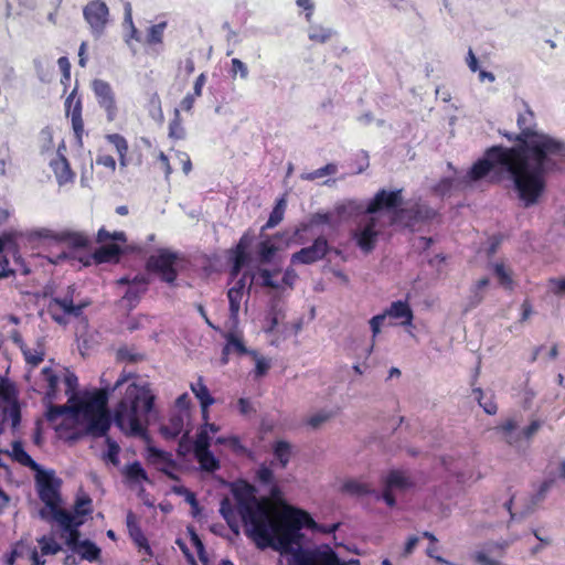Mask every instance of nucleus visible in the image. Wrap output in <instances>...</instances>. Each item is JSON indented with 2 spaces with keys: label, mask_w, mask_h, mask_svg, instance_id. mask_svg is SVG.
Here are the masks:
<instances>
[{
  "label": "nucleus",
  "mask_w": 565,
  "mask_h": 565,
  "mask_svg": "<svg viewBox=\"0 0 565 565\" xmlns=\"http://www.w3.org/2000/svg\"><path fill=\"white\" fill-rule=\"evenodd\" d=\"M107 141L111 150H115L119 157V164L121 168L127 166V151L128 145L125 138L119 135H110L107 137Z\"/></svg>",
  "instance_id": "2f4dec72"
},
{
  "label": "nucleus",
  "mask_w": 565,
  "mask_h": 565,
  "mask_svg": "<svg viewBox=\"0 0 565 565\" xmlns=\"http://www.w3.org/2000/svg\"><path fill=\"white\" fill-rule=\"evenodd\" d=\"M221 426L213 423L212 420L205 424H201L195 436L194 441L210 444L212 443V437L220 433Z\"/></svg>",
  "instance_id": "72a5a7b5"
},
{
  "label": "nucleus",
  "mask_w": 565,
  "mask_h": 565,
  "mask_svg": "<svg viewBox=\"0 0 565 565\" xmlns=\"http://www.w3.org/2000/svg\"><path fill=\"white\" fill-rule=\"evenodd\" d=\"M66 545L83 559L96 561L100 555V550L93 542L88 540L79 541V533L77 530H72L65 539Z\"/></svg>",
  "instance_id": "dca6fc26"
},
{
  "label": "nucleus",
  "mask_w": 565,
  "mask_h": 565,
  "mask_svg": "<svg viewBox=\"0 0 565 565\" xmlns=\"http://www.w3.org/2000/svg\"><path fill=\"white\" fill-rule=\"evenodd\" d=\"M190 390L195 396L200 404H214L215 399L210 393L202 376H199L194 382L190 384Z\"/></svg>",
  "instance_id": "bb28decb"
},
{
  "label": "nucleus",
  "mask_w": 565,
  "mask_h": 565,
  "mask_svg": "<svg viewBox=\"0 0 565 565\" xmlns=\"http://www.w3.org/2000/svg\"><path fill=\"white\" fill-rule=\"evenodd\" d=\"M225 339L226 344L223 349V363H227L230 353L236 352L238 354H249L250 351L245 347L241 337L234 333H227Z\"/></svg>",
  "instance_id": "a878e982"
},
{
  "label": "nucleus",
  "mask_w": 565,
  "mask_h": 565,
  "mask_svg": "<svg viewBox=\"0 0 565 565\" xmlns=\"http://www.w3.org/2000/svg\"><path fill=\"white\" fill-rule=\"evenodd\" d=\"M249 355L253 358L255 362V373L257 376H263L268 367L269 362L266 358L262 356L258 352L250 350Z\"/></svg>",
  "instance_id": "c03bdc74"
},
{
  "label": "nucleus",
  "mask_w": 565,
  "mask_h": 565,
  "mask_svg": "<svg viewBox=\"0 0 565 565\" xmlns=\"http://www.w3.org/2000/svg\"><path fill=\"white\" fill-rule=\"evenodd\" d=\"M90 504L92 502L87 498L78 500L74 508L73 514L64 511L62 505H60L58 513L62 516H52L51 519L58 522V524L70 533L72 530H76L84 523L85 518L92 512Z\"/></svg>",
  "instance_id": "9b49d317"
},
{
  "label": "nucleus",
  "mask_w": 565,
  "mask_h": 565,
  "mask_svg": "<svg viewBox=\"0 0 565 565\" xmlns=\"http://www.w3.org/2000/svg\"><path fill=\"white\" fill-rule=\"evenodd\" d=\"M379 234L377 220L371 217L370 221L363 225L356 233L355 239L358 245L365 252H370L376 241Z\"/></svg>",
  "instance_id": "412c9836"
},
{
  "label": "nucleus",
  "mask_w": 565,
  "mask_h": 565,
  "mask_svg": "<svg viewBox=\"0 0 565 565\" xmlns=\"http://www.w3.org/2000/svg\"><path fill=\"white\" fill-rule=\"evenodd\" d=\"M289 565H360L359 559L345 561L329 544H320L292 554Z\"/></svg>",
  "instance_id": "39448f33"
},
{
  "label": "nucleus",
  "mask_w": 565,
  "mask_h": 565,
  "mask_svg": "<svg viewBox=\"0 0 565 565\" xmlns=\"http://www.w3.org/2000/svg\"><path fill=\"white\" fill-rule=\"evenodd\" d=\"M189 536H190V544L195 547L198 555L201 558V561L204 563V565H233L227 559H220L214 563H209L205 557V554H204L203 543L201 542L199 535L194 531L189 530Z\"/></svg>",
  "instance_id": "f704fd0d"
},
{
  "label": "nucleus",
  "mask_w": 565,
  "mask_h": 565,
  "mask_svg": "<svg viewBox=\"0 0 565 565\" xmlns=\"http://www.w3.org/2000/svg\"><path fill=\"white\" fill-rule=\"evenodd\" d=\"M179 259L175 253L161 249L153 254L148 263L147 269L161 277L162 280L172 284L178 274Z\"/></svg>",
  "instance_id": "6e6552de"
},
{
  "label": "nucleus",
  "mask_w": 565,
  "mask_h": 565,
  "mask_svg": "<svg viewBox=\"0 0 565 565\" xmlns=\"http://www.w3.org/2000/svg\"><path fill=\"white\" fill-rule=\"evenodd\" d=\"M213 404H200V413H201V424H205L211 422V414H210V407Z\"/></svg>",
  "instance_id": "69168bd1"
},
{
  "label": "nucleus",
  "mask_w": 565,
  "mask_h": 565,
  "mask_svg": "<svg viewBox=\"0 0 565 565\" xmlns=\"http://www.w3.org/2000/svg\"><path fill=\"white\" fill-rule=\"evenodd\" d=\"M385 318H390L396 321V324L402 326L406 329V332L415 338L413 333L414 328V311L407 300L393 301L384 311Z\"/></svg>",
  "instance_id": "f8f14e48"
},
{
  "label": "nucleus",
  "mask_w": 565,
  "mask_h": 565,
  "mask_svg": "<svg viewBox=\"0 0 565 565\" xmlns=\"http://www.w3.org/2000/svg\"><path fill=\"white\" fill-rule=\"evenodd\" d=\"M257 477L260 481L269 483L274 480V472L266 466H260L257 470Z\"/></svg>",
  "instance_id": "bf43d9fd"
},
{
  "label": "nucleus",
  "mask_w": 565,
  "mask_h": 565,
  "mask_svg": "<svg viewBox=\"0 0 565 565\" xmlns=\"http://www.w3.org/2000/svg\"><path fill=\"white\" fill-rule=\"evenodd\" d=\"M343 490L350 495L363 498L375 493L374 489L366 482L360 480H347L343 483Z\"/></svg>",
  "instance_id": "cd10ccee"
},
{
  "label": "nucleus",
  "mask_w": 565,
  "mask_h": 565,
  "mask_svg": "<svg viewBox=\"0 0 565 565\" xmlns=\"http://www.w3.org/2000/svg\"><path fill=\"white\" fill-rule=\"evenodd\" d=\"M519 426L520 423L515 417H509L502 420L495 427V431L503 441L511 446L518 447L521 445V434Z\"/></svg>",
  "instance_id": "aec40b11"
},
{
  "label": "nucleus",
  "mask_w": 565,
  "mask_h": 565,
  "mask_svg": "<svg viewBox=\"0 0 565 565\" xmlns=\"http://www.w3.org/2000/svg\"><path fill=\"white\" fill-rule=\"evenodd\" d=\"M401 202L402 198L399 191L387 192L383 190L375 195L373 201L369 204L366 212L372 215L377 213L383 214L398 206Z\"/></svg>",
  "instance_id": "f3484780"
},
{
  "label": "nucleus",
  "mask_w": 565,
  "mask_h": 565,
  "mask_svg": "<svg viewBox=\"0 0 565 565\" xmlns=\"http://www.w3.org/2000/svg\"><path fill=\"white\" fill-rule=\"evenodd\" d=\"M172 491L179 495H182L185 499V501L192 507L194 514L199 513V511H200L199 504H198L195 494L193 492H191L183 486H174L172 488Z\"/></svg>",
  "instance_id": "37998d69"
},
{
  "label": "nucleus",
  "mask_w": 565,
  "mask_h": 565,
  "mask_svg": "<svg viewBox=\"0 0 565 565\" xmlns=\"http://www.w3.org/2000/svg\"><path fill=\"white\" fill-rule=\"evenodd\" d=\"M50 309L53 311V312H56L58 310H63L64 312L66 313H76L78 311V309H76L71 301L68 300H58V299H54L51 305H50Z\"/></svg>",
  "instance_id": "09e8293b"
},
{
  "label": "nucleus",
  "mask_w": 565,
  "mask_h": 565,
  "mask_svg": "<svg viewBox=\"0 0 565 565\" xmlns=\"http://www.w3.org/2000/svg\"><path fill=\"white\" fill-rule=\"evenodd\" d=\"M210 447V444L194 441L193 454L202 470L213 472L220 469L221 463Z\"/></svg>",
  "instance_id": "6ab92c4d"
},
{
  "label": "nucleus",
  "mask_w": 565,
  "mask_h": 565,
  "mask_svg": "<svg viewBox=\"0 0 565 565\" xmlns=\"http://www.w3.org/2000/svg\"><path fill=\"white\" fill-rule=\"evenodd\" d=\"M52 167L60 183H66L72 179L68 163L63 157H58L52 162Z\"/></svg>",
  "instance_id": "e433bc0d"
},
{
  "label": "nucleus",
  "mask_w": 565,
  "mask_h": 565,
  "mask_svg": "<svg viewBox=\"0 0 565 565\" xmlns=\"http://www.w3.org/2000/svg\"><path fill=\"white\" fill-rule=\"evenodd\" d=\"M493 269H494L495 275L499 278L500 284L503 285L504 287H511V285H512L511 270L508 269L503 264H495Z\"/></svg>",
  "instance_id": "a18cd8bd"
},
{
  "label": "nucleus",
  "mask_w": 565,
  "mask_h": 565,
  "mask_svg": "<svg viewBox=\"0 0 565 565\" xmlns=\"http://www.w3.org/2000/svg\"><path fill=\"white\" fill-rule=\"evenodd\" d=\"M291 449V444L284 439L276 440L273 446L274 455L282 468H285L290 460Z\"/></svg>",
  "instance_id": "473e14b6"
},
{
  "label": "nucleus",
  "mask_w": 565,
  "mask_h": 565,
  "mask_svg": "<svg viewBox=\"0 0 565 565\" xmlns=\"http://www.w3.org/2000/svg\"><path fill=\"white\" fill-rule=\"evenodd\" d=\"M71 241V244H73L74 246H77V247H82V246H85L86 243H87V239L86 237H84L83 235H74L73 237L70 238Z\"/></svg>",
  "instance_id": "774afa93"
},
{
  "label": "nucleus",
  "mask_w": 565,
  "mask_h": 565,
  "mask_svg": "<svg viewBox=\"0 0 565 565\" xmlns=\"http://www.w3.org/2000/svg\"><path fill=\"white\" fill-rule=\"evenodd\" d=\"M541 425L539 422L534 420L530 423L525 428L520 430L521 434V441L525 439L529 441L540 429Z\"/></svg>",
  "instance_id": "603ef678"
},
{
  "label": "nucleus",
  "mask_w": 565,
  "mask_h": 565,
  "mask_svg": "<svg viewBox=\"0 0 565 565\" xmlns=\"http://www.w3.org/2000/svg\"><path fill=\"white\" fill-rule=\"evenodd\" d=\"M41 375L46 383L45 398L51 403L57 396L58 372L51 366H45L42 369Z\"/></svg>",
  "instance_id": "393cba45"
},
{
  "label": "nucleus",
  "mask_w": 565,
  "mask_h": 565,
  "mask_svg": "<svg viewBox=\"0 0 565 565\" xmlns=\"http://www.w3.org/2000/svg\"><path fill=\"white\" fill-rule=\"evenodd\" d=\"M9 456L19 463L30 467L33 471L41 467L28 455L20 441L12 443Z\"/></svg>",
  "instance_id": "c756f323"
},
{
  "label": "nucleus",
  "mask_w": 565,
  "mask_h": 565,
  "mask_svg": "<svg viewBox=\"0 0 565 565\" xmlns=\"http://www.w3.org/2000/svg\"><path fill=\"white\" fill-rule=\"evenodd\" d=\"M232 66H233V74L234 76H239L241 78H246L247 77V68L245 66V64L238 60V58H234L232 61Z\"/></svg>",
  "instance_id": "13d9d810"
},
{
  "label": "nucleus",
  "mask_w": 565,
  "mask_h": 565,
  "mask_svg": "<svg viewBox=\"0 0 565 565\" xmlns=\"http://www.w3.org/2000/svg\"><path fill=\"white\" fill-rule=\"evenodd\" d=\"M291 238L285 233L266 236L257 244V256L260 263L270 262L276 253L290 246Z\"/></svg>",
  "instance_id": "ddd939ff"
},
{
  "label": "nucleus",
  "mask_w": 565,
  "mask_h": 565,
  "mask_svg": "<svg viewBox=\"0 0 565 565\" xmlns=\"http://www.w3.org/2000/svg\"><path fill=\"white\" fill-rule=\"evenodd\" d=\"M184 416H173L160 427V433L166 438H175L184 430Z\"/></svg>",
  "instance_id": "7c9ffc66"
},
{
  "label": "nucleus",
  "mask_w": 565,
  "mask_h": 565,
  "mask_svg": "<svg viewBox=\"0 0 565 565\" xmlns=\"http://www.w3.org/2000/svg\"><path fill=\"white\" fill-rule=\"evenodd\" d=\"M253 241L254 238L252 234L247 232L239 238L237 245L232 249V262L235 274L250 263V247Z\"/></svg>",
  "instance_id": "a211bd4d"
},
{
  "label": "nucleus",
  "mask_w": 565,
  "mask_h": 565,
  "mask_svg": "<svg viewBox=\"0 0 565 565\" xmlns=\"http://www.w3.org/2000/svg\"><path fill=\"white\" fill-rule=\"evenodd\" d=\"M247 290L244 280H238L234 287L228 290L230 310L232 317L237 320L242 305L247 301Z\"/></svg>",
  "instance_id": "5701e85b"
},
{
  "label": "nucleus",
  "mask_w": 565,
  "mask_h": 565,
  "mask_svg": "<svg viewBox=\"0 0 565 565\" xmlns=\"http://www.w3.org/2000/svg\"><path fill=\"white\" fill-rule=\"evenodd\" d=\"M333 276L337 278L338 281H340L343 285H348L350 282L349 276L339 269L332 270Z\"/></svg>",
  "instance_id": "338daca9"
},
{
  "label": "nucleus",
  "mask_w": 565,
  "mask_h": 565,
  "mask_svg": "<svg viewBox=\"0 0 565 565\" xmlns=\"http://www.w3.org/2000/svg\"><path fill=\"white\" fill-rule=\"evenodd\" d=\"M38 544L41 548L42 555L56 554L61 550L60 544L53 537L49 536L39 537Z\"/></svg>",
  "instance_id": "58836bf2"
},
{
  "label": "nucleus",
  "mask_w": 565,
  "mask_h": 565,
  "mask_svg": "<svg viewBox=\"0 0 565 565\" xmlns=\"http://www.w3.org/2000/svg\"><path fill=\"white\" fill-rule=\"evenodd\" d=\"M237 405L242 415L247 416L253 413L252 403L247 398H239Z\"/></svg>",
  "instance_id": "680f3d73"
},
{
  "label": "nucleus",
  "mask_w": 565,
  "mask_h": 565,
  "mask_svg": "<svg viewBox=\"0 0 565 565\" xmlns=\"http://www.w3.org/2000/svg\"><path fill=\"white\" fill-rule=\"evenodd\" d=\"M418 543H419V537L417 535L407 536V539L405 540V543L402 547L401 557L402 558L409 557L416 550Z\"/></svg>",
  "instance_id": "de8ad7c7"
},
{
  "label": "nucleus",
  "mask_w": 565,
  "mask_h": 565,
  "mask_svg": "<svg viewBox=\"0 0 565 565\" xmlns=\"http://www.w3.org/2000/svg\"><path fill=\"white\" fill-rule=\"evenodd\" d=\"M97 237L99 242H106L108 238H110L116 243L104 245L98 250H96L93 255L94 260L98 264L117 262L120 254L122 253V248L119 243L126 242L125 234L122 232H115L109 234L108 232L100 230L98 231Z\"/></svg>",
  "instance_id": "1a4fd4ad"
},
{
  "label": "nucleus",
  "mask_w": 565,
  "mask_h": 565,
  "mask_svg": "<svg viewBox=\"0 0 565 565\" xmlns=\"http://www.w3.org/2000/svg\"><path fill=\"white\" fill-rule=\"evenodd\" d=\"M551 286L555 294H565V278L553 279Z\"/></svg>",
  "instance_id": "0e129e2a"
},
{
  "label": "nucleus",
  "mask_w": 565,
  "mask_h": 565,
  "mask_svg": "<svg viewBox=\"0 0 565 565\" xmlns=\"http://www.w3.org/2000/svg\"><path fill=\"white\" fill-rule=\"evenodd\" d=\"M329 250L328 242L317 238L312 245L305 247L291 255L292 264L308 265L322 259Z\"/></svg>",
  "instance_id": "4468645a"
},
{
  "label": "nucleus",
  "mask_w": 565,
  "mask_h": 565,
  "mask_svg": "<svg viewBox=\"0 0 565 565\" xmlns=\"http://www.w3.org/2000/svg\"><path fill=\"white\" fill-rule=\"evenodd\" d=\"M233 501L225 498L221 503V513L232 529L238 526V515L247 535L260 547H273L280 554L291 552L298 544L301 527L316 532L332 533L339 524L319 525L305 510L297 509L285 499L274 494L271 498H256V489L244 480L230 484Z\"/></svg>",
  "instance_id": "f03ea898"
},
{
  "label": "nucleus",
  "mask_w": 565,
  "mask_h": 565,
  "mask_svg": "<svg viewBox=\"0 0 565 565\" xmlns=\"http://www.w3.org/2000/svg\"><path fill=\"white\" fill-rule=\"evenodd\" d=\"M175 406L182 411V412H185L186 414L189 413L191 406H192V403H191V398L190 396L186 394V393H183L181 394L177 399H175Z\"/></svg>",
  "instance_id": "4d7b16f0"
},
{
  "label": "nucleus",
  "mask_w": 565,
  "mask_h": 565,
  "mask_svg": "<svg viewBox=\"0 0 565 565\" xmlns=\"http://www.w3.org/2000/svg\"><path fill=\"white\" fill-rule=\"evenodd\" d=\"M96 164L106 168L110 172H114L116 169V162L114 158L107 153L99 154L96 159Z\"/></svg>",
  "instance_id": "3c124183"
},
{
  "label": "nucleus",
  "mask_w": 565,
  "mask_h": 565,
  "mask_svg": "<svg viewBox=\"0 0 565 565\" xmlns=\"http://www.w3.org/2000/svg\"><path fill=\"white\" fill-rule=\"evenodd\" d=\"M67 111L72 115V121L77 129L81 127V100L74 94H71L66 99Z\"/></svg>",
  "instance_id": "4c0bfd02"
},
{
  "label": "nucleus",
  "mask_w": 565,
  "mask_h": 565,
  "mask_svg": "<svg viewBox=\"0 0 565 565\" xmlns=\"http://www.w3.org/2000/svg\"><path fill=\"white\" fill-rule=\"evenodd\" d=\"M297 278L298 275L291 267L284 271L278 267H260L256 273L257 282L275 294H282L292 289Z\"/></svg>",
  "instance_id": "423d86ee"
},
{
  "label": "nucleus",
  "mask_w": 565,
  "mask_h": 565,
  "mask_svg": "<svg viewBox=\"0 0 565 565\" xmlns=\"http://www.w3.org/2000/svg\"><path fill=\"white\" fill-rule=\"evenodd\" d=\"M393 491L392 489L387 488L386 486H384V490L381 494V498L383 499V501L386 503V505L390 508V509H396L397 508V501H396V498L395 495L393 494Z\"/></svg>",
  "instance_id": "5fc2aeb1"
},
{
  "label": "nucleus",
  "mask_w": 565,
  "mask_h": 565,
  "mask_svg": "<svg viewBox=\"0 0 565 565\" xmlns=\"http://www.w3.org/2000/svg\"><path fill=\"white\" fill-rule=\"evenodd\" d=\"M330 419V415L328 413H317L309 416L306 420V424L311 428H318Z\"/></svg>",
  "instance_id": "8fccbe9b"
},
{
  "label": "nucleus",
  "mask_w": 565,
  "mask_h": 565,
  "mask_svg": "<svg viewBox=\"0 0 565 565\" xmlns=\"http://www.w3.org/2000/svg\"><path fill=\"white\" fill-rule=\"evenodd\" d=\"M34 480L38 494L45 505V509L40 511V516L45 520L52 516L61 518L58 513V507L62 505L61 479L56 477L53 469L41 466L34 471Z\"/></svg>",
  "instance_id": "20e7f679"
},
{
  "label": "nucleus",
  "mask_w": 565,
  "mask_h": 565,
  "mask_svg": "<svg viewBox=\"0 0 565 565\" xmlns=\"http://www.w3.org/2000/svg\"><path fill=\"white\" fill-rule=\"evenodd\" d=\"M214 444L217 446H224L237 455H243L247 450L246 447L242 444L239 437L234 434L218 436L214 439Z\"/></svg>",
  "instance_id": "c85d7f7f"
},
{
  "label": "nucleus",
  "mask_w": 565,
  "mask_h": 565,
  "mask_svg": "<svg viewBox=\"0 0 565 565\" xmlns=\"http://www.w3.org/2000/svg\"><path fill=\"white\" fill-rule=\"evenodd\" d=\"M84 15L92 30L100 33L108 22V7L100 0H94L86 6Z\"/></svg>",
  "instance_id": "2eb2a0df"
},
{
  "label": "nucleus",
  "mask_w": 565,
  "mask_h": 565,
  "mask_svg": "<svg viewBox=\"0 0 565 565\" xmlns=\"http://www.w3.org/2000/svg\"><path fill=\"white\" fill-rule=\"evenodd\" d=\"M475 559L479 565H503L501 561L490 557L486 553H477Z\"/></svg>",
  "instance_id": "6e6d98bb"
},
{
  "label": "nucleus",
  "mask_w": 565,
  "mask_h": 565,
  "mask_svg": "<svg viewBox=\"0 0 565 565\" xmlns=\"http://www.w3.org/2000/svg\"><path fill=\"white\" fill-rule=\"evenodd\" d=\"M479 405L489 415H494L498 412V406L492 398H487L484 402L480 403Z\"/></svg>",
  "instance_id": "e2e57ef3"
},
{
  "label": "nucleus",
  "mask_w": 565,
  "mask_h": 565,
  "mask_svg": "<svg viewBox=\"0 0 565 565\" xmlns=\"http://www.w3.org/2000/svg\"><path fill=\"white\" fill-rule=\"evenodd\" d=\"M107 450L104 454V459L110 462L113 466L118 467L119 461V446L111 439H106Z\"/></svg>",
  "instance_id": "a19ab883"
},
{
  "label": "nucleus",
  "mask_w": 565,
  "mask_h": 565,
  "mask_svg": "<svg viewBox=\"0 0 565 565\" xmlns=\"http://www.w3.org/2000/svg\"><path fill=\"white\" fill-rule=\"evenodd\" d=\"M63 381L68 395L65 406L49 405L46 417L61 438L81 434L102 436L110 427V418L121 433L148 443L146 459L160 471L174 468L170 454L150 444L148 426L156 409L157 394L152 383L135 372H124L110 390L97 388L77 394V376L65 370Z\"/></svg>",
  "instance_id": "f257e3e1"
},
{
  "label": "nucleus",
  "mask_w": 565,
  "mask_h": 565,
  "mask_svg": "<svg viewBox=\"0 0 565 565\" xmlns=\"http://www.w3.org/2000/svg\"><path fill=\"white\" fill-rule=\"evenodd\" d=\"M166 28V23H159L156 25H152L147 34V42L149 44H156L160 43L162 41V34Z\"/></svg>",
  "instance_id": "49530a36"
},
{
  "label": "nucleus",
  "mask_w": 565,
  "mask_h": 565,
  "mask_svg": "<svg viewBox=\"0 0 565 565\" xmlns=\"http://www.w3.org/2000/svg\"><path fill=\"white\" fill-rule=\"evenodd\" d=\"M125 24L130 29V36L137 39V30L132 23V8L129 2L125 4Z\"/></svg>",
  "instance_id": "864d4df0"
},
{
  "label": "nucleus",
  "mask_w": 565,
  "mask_h": 565,
  "mask_svg": "<svg viewBox=\"0 0 565 565\" xmlns=\"http://www.w3.org/2000/svg\"><path fill=\"white\" fill-rule=\"evenodd\" d=\"M385 319V316L383 313L374 316L370 320L371 330L373 332V335L376 337L381 333L382 323Z\"/></svg>",
  "instance_id": "052dcab7"
},
{
  "label": "nucleus",
  "mask_w": 565,
  "mask_h": 565,
  "mask_svg": "<svg viewBox=\"0 0 565 565\" xmlns=\"http://www.w3.org/2000/svg\"><path fill=\"white\" fill-rule=\"evenodd\" d=\"M14 554H19L21 558H26L31 565L45 564V561L41 558L39 552L34 547L21 544L14 550Z\"/></svg>",
  "instance_id": "c9c22d12"
},
{
  "label": "nucleus",
  "mask_w": 565,
  "mask_h": 565,
  "mask_svg": "<svg viewBox=\"0 0 565 565\" xmlns=\"http://www.w3.org/2000/svg\"><path fill=\"white\" fill-rule=\"evenodd\" d=\"M285 213V201H279L278 204L273 210L266 225L263 227V231L266 228H273L278 225L282 218Z\"/></svg>",
  "instance_id": "79ce46f5"
},
{
  "label": "nucleus",
  "mask_w": 565,
  "mask_h": 565,
  "mask_svg": "<svg viewBox=\"0 0 565 565\" xmlns=\"http://www.w3.org/2000/svg\"><path fill=\"white\" fill-rule=\"evenodd\" d=\"M383 483L387 488L399 492H406L414 487L412 477L402 470L388 471L383 478Z\"/></svg>",
  "instance_id": "4be33fe9"
},
{
  "label": "nucleus",
  "mask_w": 565,
  "mask_h": 565,
  "mask_svg": "<svg viewBox=\"0 0 565 565\" xmlns=\"http://www.w3.org/2000/svg\"><path fill=\"white\" fill-rule=\"evenodd\" d=\"M0 413L2 422H10L13 429L20 423V406L14 384L8 379L0 377Z\"/></svg>",
  "instance_id": "0eeeda50"
},
{
  "label": "nucleus",
  "mask_w": 565,
  "mask_h": 565,
  "mask_svg": "<svg viewBox=\"0 0 565 565\" xmlns=\"http://www.w3.org/2000/svg\"><path fill=\"white\" fill-rule=\"evenodd\" d=\"M23 354H24L26 362L30 365L36 366L40 362L43 361L44 348L41 344H39L35 349L24 348Z\"/></svg>",
  "instance_id": "ea45409f"
},
{
  "label": "nucleus",
  "mask_w": 565,
  "mask_h": 565,
  "mask_svg": "<svg viewBox=\"0 0 565 565\" xmlns=\"http://www.w3.org/2000/svg\"><path fill=\"white\" fill-rule=\"evenodd\" d=\"M122 473H124L126 480L129 483L135 484V486H141L142 483L150 482L146 470L142 468V466L138 461H134V462L127 465L124 468Z\"/></svg>",
  "instance_id": "b1692460"
},
{
  "label": "nucleus",
  "mask_w": 565,
  "mask_h": 565,
  "mask_svg": "<svg viewBox=\"0 0 565 565\" xmlns=\"http://www.w3.org/2000/svg\"><path fill=\"white\" fill-rule=\"evenodd\" d=\"M92 90L98 105L105 110L107 119L114 121L118 114L115 93L110 84L106 81L95 78L90 84Z\"/></svg>",
  "instance_id": "9d476101"
},
{
  "label": "nucleus",
  "mask_w": 565,
  "mask_h": 565,
  "mask_svg": "<svg viewBox=\"0 0 565 565\" xmlns=\"http://www.w3.org/2000/svg\"><path fill=\"white\" fill-rule=\"evenodd\" d=\"M511 148L493 147L469 170L467 178L478 181L492 172L510 174L519 199L525 206L542 196L545 182L543 168L547 160L563 151V143L540 130L523 131Z\"/></svg>",
  "instance_id": "7ed1b4c3"
}]
</instances>
